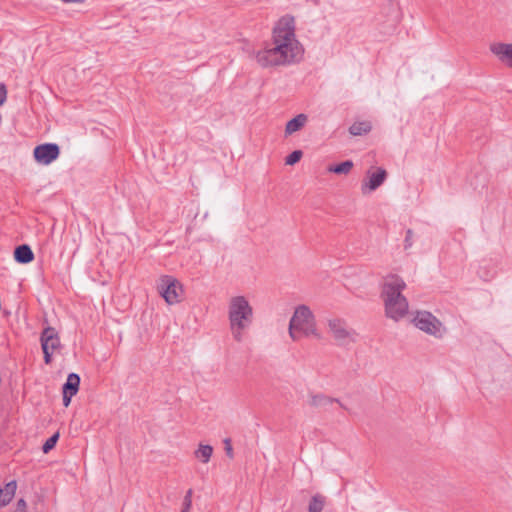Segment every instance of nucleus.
I'll list each match as a JSON object with an SVG mask.
<instances>
[{
	"label": "nucleus",
	"mask_w": 512,
	"mask_h": 512,
	"mask_svg": "<svg viewBox=\"0 0 512 512\" xmlns=\"http://www.w3.org/2000/svg\"><path fill=\"white\" fill-rule=\"evenodd\" d=\"M74 395L62 392V401L65 407H68L71 403V399Z\"/></svg>",
	"instance_id": "cd10ccee"
},
{
	"label": "nucleus",
	"mask_w": 512,
	"mask_h": 512,
	"mask_svg": "<svg viewBox=\"0 0 512 512\" xmlns=\"http://www.w3.org/2000/svg\"><path fill=\"white\" fill-rule=\"evenodd\" d=\"M16 489H17V482L15 480H11L10 482H8L4 488H2V492L4 494V499L7 503V505L11 502V500L13 499L14 495H15V492H16Z\"/></svg>",
	"instance_id": "412c9836"
},
{
	"label": "nucleus",
	"mask_w": 512,
	"mask_h": 512,
	"mask_svg": "<svg viewBox=\"0 0 512 512\" xmlns=\"http://www.w3.org/2000/svg\"><path fill=\"white\" fill-rule=\"evenodd\" d=\"M405 288L406 283L400 276L396 274L387 276V280L382 285L381 298L388 318L398 321L408 313V301L402 294Z\"/></svg>",
	"instance_id": "f03ea898"
},
{
	"label": "nucleus",
	"mask_w": 512,
	"mask_h": 512,
	"mask_svg": "<svg viewBox=\"0 0 512 512\" xmlns=\"http://www.w3.org/2000/svg\"><path fill=\"white\" fill-rule=\"evenodd\" d=\"M273 45L256 54L262 67L286 65L299 61L303 48L295 35V18L286 14L275 24L272 31Z\"/></svg>",
	"instance_id": "f257e3e1"
},
{
	"label": "nucleus",
	"mask_w": 512,
	"mask_h": 512,
	"mask_svg": "<svg viewBox=\"0 0 512 512\" xmlns=\"http://www.w3.org/2000/svg\"><path fill=\"white\" fill-rule=\"evenodd\" d=\"M157 290L169 305L179 303L181 301L183 286L180 281L173 276H162L157 284Z\"/></svg>",
	"instance_id": "39448f33"
},
{
	"label": "nucleus",
	"mask_w": 512,
	"mask_h": 512,
	"mask_svg": "<svg viewBox=\"0 0 512 512\" xmlns=\"http://www.w3.org/2000/svg\"><path fill=\"white\" fill-rule=\"evenodd\" d=\"M372 129V125L368 121H357L349 127V133L353 136H362L368 134Z\"/></svg>",
	"instance_id": "a211bd4d"
},
{
	"label": "nucleus",
	"mask_w": 512,
	"mask_h": 512,
	"mask_svg": "<svg viewBox=\"0 0 512 512\" xmlns=\"http://www.w3.org/2000/svg\"><path fill=\"white\" fill-rule=\"evenodd\" d=\"M60 438L59 431L53 433L42 445V452L44 454H48L51 450H53Z\"/></svg>",
	"instance_id": "4be33fe9"
},
{
	"label": "nucleus",
	"mask_w": 512,
	"mask_h": 512,
	"mask_svg": "<svg viewBox=\"0 0 512 512\" xmlns=\"http://www.w3.org/2000/svg\"><path fill=\"white\" fill-rule=\"evenodd\" d=\"M228 319L233 338L242 341V332L253 321V308L244 296H235L230 299L228 306Z\"/></svg>",
	"instance_id": "7ed1b4c3"
},
{
	"label": "nucleus",
	"mask_w": 512,
	"mask_h": 512,
	"mask_svg": "<svg viewBox=\"0 0 512 512\" xmlns=\"http://www.w3.org/2000/svg\"><path fill=\"white\" fill-rule=\"evenodd\" d=\"M354 163L352 160H345L339 163L331 164L328 166L327 170L330 173H334L337 175H346L348 174L351 169L353 168Z\"/></svg>",
	"instance_id": "f3484780"
},
{
	"label": "nucleus",
	"mask_w": 512,
	"mask_h": 512,
	"mask_svg": "<svg viewBox=\"0 0 512 512\" xmlns=\"http://www.w3.org/2000/svg\"><path fill=\"white\" fill-rule=\"evenodd\" d=\"M27 504L26 501L21 498L16 503L15 512H26Z\"/></svg>",
	"instance_id": "bb28decb"
},
{
	"label": "nucleus",
	"mask_w": 512,
	"mask_h": 512,
	"mask_svg": "<svg viewBox=\"0 0 512 512\" xmlns=\"http://www.w3.org/2000/svg\"><path fill=\"white\" fill-rule=\"evenodd\" d=\"M41 349L46 365L52 363L53 353L61 349V341L57 330L52 326L45 327L40 334Z\"/></svg>",
	"instance_id": "0eeeda50"
},
{
	"label": "nucleus",
	"mask_w": 512,
	"mask_h": 512,
	"mask_svg": "<svg viewBox=\"0 0 512 512\" xmlns=\"http://www.w3.org/2000/svg\"><path fill=\"white\" fill-rule=\"evenodd\" d=\"M367 174L368 181H363L361 185V191L363 194L378 189L385 182L388 176L387 171L381 167H378L376 171L371 174L370 171H368Z\"/></svg>",
	"instance_id": "1a4fd4ad"
},
{
	"label": "nucleus",
	"mask_w": 512,
	"mask_h": 512,
	"mask_svg": "<svg viewBox=\"0 0 512 512\" xmlns=\"http://www.w3.org/2000/svg\"><path fill=\"white\" fill-rule=\"evenodd\" d=\"M213 453V447L208 444H200L199 448L195 451V456L198 458L201 462L207 463L209 462L211 456Z\"/></svg>",
	"instance_id": "aec40b11"
},
{
	"label": "nucleus",
	"mask_w": 512,
	"mask_h": 512,
	"mask_svg": "<svg viewBox=\"0 0 512 512\" xmlns=\"http://www.w3.org/2000/svg\"><path fill=\"white\" fill-rule=\"evenodd\" d=\"M302 156L303 152L301 150H294L285 157V164L290 166L295 165L301 160Z\"/></svg>",
	"instance_id": "5701e85b"
},
{
	"label": "nucleus",
	"mask_w": 512,
	"mask_h": 512,
	"mask_svg": "<svg viewBox=\"0 0 512 512\" xmlns=\"http://www.w3.org/2000/svg\"><path fill=\"white\" fill-rule=\"evenodd\" d=\"M326 498L321 494H315L312 496L309 505L308 512H322L325 506Z\"/></svg>",
	"instance_id": "6ab92c4d"
},
{
	"label": "nucleus",
	"mask_w": 512,
	"mask_h": 512,
	"mask_svg": "<svg viewBox=\"0 0 512 512\" xmlns=\"http://www.w3.org/2000/svg\"><path fill=\"white\" fill-rule=\"evenodd\" d=\"M413 236H414L413 230L412 229H407L406 230L405 239H404V249L405 250H407L410 247H412V245H413Z\"/></svg>",
	"instance_id": "b1692460"
},
{
	"label": "nucleus",
	"mask_w": 512,
	"mask_h": 512,
	"mask_svg": "<svg viewBox=\"0 0 512 512\" xmlns=\"http://www.w3.org/2000/svg\"><path fill=\"white\" fill-rule=\"evenodd\" d=\"M7 100V87L4 83H0V106Z\"/></svg>",
	"instance_id": "a878e982"
},
{
	"label": "nucleus",
	"mask_w": 512,
	"mask_h": 512,
	"mask_svg": "<svg viewBox=\"0 0 512 512\" xmlns=\"http://www.w3.org/2000/svg\"><path fill=\"white\" fill-rule=\"evenodd\" d=\"M184 499H192V490L189 489L184 496Z\"/></svg>",
	"instance_id": "c756f323"
},
{
	"label": "nucleus",
	"mask_w": 512,
	"mask_h": 512,
	"mask_svg": "<svg viewBox=\"0 0 512 512\" xmlns=\"http://www.w3.org/2000/svg\"><path fill=\"white\" fill-rule=\"evenodd\" d=\"M60 155V147L56 143H43L37 145L33 150L35 161L42 165H49Z\"/></svg>",
	"instance_id": "6e6552de"
},
{
	"label": "nucleus",
	"mask_w": 512,
	"mask_h": 512,
	"mask_svg": "<svg viewBox=\"0 0 512 512\" xmlns=\"http://www.w3.org/2000/svg\"><path fill=\"white\" fill-rule=\"evenodd\" d=\"M307 115L306 114H298L296 115L295 117H293L292 119H290L287 123H286V127H285V134L286 135H291L299 130H301L305 123L307 122Z\"/></svg>",
	"instance_id": "4468645a"
},
{
	"label": "nucleus",
	"mask_w": 512,
	"mask_h": 512,
	"mask_svg": "<svg viewBox=\"0 0 512 512\" xmlns=\"http://www.w3.org/2000/svg\"><path fill=\"white\" fill-rule=\"evenodd\" d=\"M192 506V499H183L182 510L188 512Z\"/></svg>",
	"instance_id": "c85d7f7f"
},
{
	"label": "nucleus",
	"mask_w": 512,
	"mask_h": 512,
	"mask_svg": "<svg viewBox=\"0 0 512 512\" xmlns=\"http://www.w3.org/2000/svg\"><path fill=\"white\" fill-rule=\"evenodd\" d=\"M387 9H388V13H387L388 18L385 21L387 23V30L385 32L393 31L400 21V13H399L398 8L394 7L392 4H389Z\"/></svg>",
	"instance_id": "dca6fc26"
},
{
	"label": "nucleus",
	"mask_w": 512,
	"mask_h": 512,
	"mask_svg": "<svg viewBox=\"0 0 512 512\" xmlns=\"http://www.w3.org/2000/svg\"><path fill=\"white\" fill-rule=\"evenodd\" d=\"M223 443H224V450H225L226 456L228 458L232 459L234 457V452H233V447H232L231 439L230 438H225L223 440Z\"/></svg>",
	"instance_id": "393cba45"
},
{
	"label": "nucleus",
	"mask_w": 512,
	"mask_h": 512,
	"mask_svg": "<svg viewBox=\"0 0 512 512\" xmlns=\"http://www.w3.org/2000/svg\"><path fill=\"white\" fill-rule=\"evenodd\" d=\"M337 403L341 408L347 410V408L337 398L328 397L324 394H316L311 396L310 405L314 407L326 408L329 405Z\"/></svg>",
	"instance_id": "ddd939ff"
},
{
	"label": "nucleus",
	"mask_w": 512,
	"mask_h": 512,
	"mask_svg": "<svg viewBox=\"0 0 512 512\" xmlns=\"http://www.w3.org/2000/svg\"><path fill=\"white\" fill-rule=\"evenodd\" d=\"M490 51L501 63L512 68V44L497 42L490 45Z\"/></svg>",
	"instance_id": "9d476101"
},
{
	"label": "nucleus",
	"mask_w": 512,
	"mask_h": 512,
	"mask_svg": "<svg viewBox=\"0 0 512 512\" xmlns=\"http://www.w3.org/2000/svg\"><path fill=\"white\" fill-rule=\"evenodd\" d=\"M328 325L338 345H345L350 338V332L344 327L343 322L339 319H333L329 320Z\"/></svg>",
	"instance_id": "9b49d317"
},
{
	"label": "nucleus",
	"mask_w": 512,
	"mask_h": 512,
	"mask_svg": "<svg viewBox=\"0 0 512 512\" xmlns=\"http://www.w3.org/2000/svg\"><path fill=\"white\" fill-rule=\"evenodd\" d=\"M289 335L293 340H298L302 335L320 338L315 328L314 315L308 306L299 305L295 309L289 321Z\"/></svg>",
	"instance_id": "20e7f679"
},
{
	"label": "nucleus",
	"mask_w": 512,
	"mask_h": 512,
	"mask_svg": "<svg viewBox=\"0 0 512 512\" xmlns=\"http://www.w3.org/2000/svg\"><path fill=\"white\" fill-rule=\"evenodd\" d=\"M412 322L415 327L436 338H441L445 331L442 322L428 311H418Z\"/></svg>",
	"instance_id": "423d86ee"
},
{
	"label": "nucleus",
	"mask_w": 512,
	"mask_h": 512,
	"mask_svg": "<svg viewBox=\"0 0 512 512\" xmlns=\"http://www.w3.org/2000/svg\"><path fill=\"white\" fill-rule=\"evenodd\" d=\"M80 376L77 373H69L65 383L62 386V392L76 395L80 387Z\"/></svg>",
	"instance_id": "2eb2a0df"
},
{
	"label": "nucleus",
	"mask_w": 512,
	"mask_h": 512,
	"mask_svg": "<svg viewBox=\"0 0 512 512\" xmlns=\"http://www.w3.org/2000/svg\"><path fill=\"white\" fill-rule=\"evenodd\" d=\"M14 259L19 264H28L34 260V253L28 244H21L14 250Z\"/></svg>",
	"instance_id": "f8f14e48"
}]
</instances>
